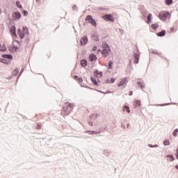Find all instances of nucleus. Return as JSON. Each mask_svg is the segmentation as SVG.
<instances>
[{
    "instance_id": "nucleus-20",
    "label": "nucleus",
    "mask_w": 178,
    "mask_h": 178,
    "mask_svg": "<svg viewBox=\"0 0 178 178\" xmlns=\"http://www.w3.org/2000/svg\"><path fill=\"white\" fill-rule=\"evenodd\" d=\"M81 65L83 67H86V66H87V60H82L81 61Z\"/></svg>"
},
{
    "instance_id": "nucleus-8",
    "label": "nucleus",
    "mask_w": 178,
    "mask_h": 178,
    "mask_svg": "<svg viewBox=\"0 0 178 178\" xmlns=\"http://www.w3.org/2000/svg\"><path fill=\"white\" fill-rule=\"evenodd\" d=\"M101 52L103 56H106L107 55H109V52H111V49L110 48L103 49Z\"/></svg>"
},
{
    "instance_id": "nucleus-3",
    "label": "nucleus",
    "mask_w": 178,
    "mask_h": 178,
    "mask_svg": "<svg viewBox=\"0 0 178 178\" xmlns=\"http://www.w3.org/2000/svg\"><path fill=\"white\" fill-rule=\"evenodd\" d=\"M159 17L161 20H163V22H165L166 19H169L170 17V14L166 11H163L160 13Z\"/></svg>"
},
{
    "instance_id": "nucleus-13",
    "label": "nucleus",
    "mask_w": 178,
    "mask_h": 178,
    "mask_svg": "<svg viewBox=\"0 0 178 178\" xmlns=\"http://www.w3.org/2000/svg\"><path fill=\"white\" fill-rule=\"evenodd\" d=\"M166 34V31H161V32L156 33V35H158V37H165Z\"/></svg>"
},
{
    "instance_id": "nucleus-16",
    "label": "nucleus",
    "mask_w": 178,
    "mask_h": 178,
    "mask_svg": "<svg viewBox=\"0 0 178 178\" xmlns=\"http://www.w3.org/2000/svg\"><path fill=\"white\" fill-rule=\"evenodd\" d=\"M167 161H169V162H172V161H175V157L172 155H168L167 156Z\"/></svg>"
},
{
    "instance_id": "nucleus-35",
    "label": "nucleus",
    "mask_w": 178,
    "mask_h": 178,
    "mask_svg": "<svg viewBox=\"0 0 178 178\" xmlns=\"http://www.w3.org/2000/svg\"><path fill=\"white\" fill-rule=\"evenodd\" d=\"M129 95H133V91H129Z\"/></svg>"
},
{
    "instance_id": "nucleus-29",
    "label": "nucleus",
    "mask_w": 178,
    "mask_h": 178,
    "mask_svg": "<svg viewBox=\"0 0 178 178\" xmlns=\"http://www.w3.org/2000/svg\"><path fill=\"white\" fill-rule=\"evenodd\" d=\"M177 133H178V129H177L173 132L174 137H176V136H177Z\"/></svg>"
},
{
    "instance_id": "nucleus-26",
    "label": "nucleus",
    "mask_w": 178,
    "mask_h": 178,
    "mask_svg": "<svg viewBox=\"0 0 178 178\" xmlns=\"http://www.w3.org/2000/svg\"><path fill=\"white\" fill-rule=\"evenodd\" d=\"M163 144H164V145H170V140H164Z\"/></svg>"
},
{
    "instance_id": "nucleus-22",
    "label": "nucleus",
    "mask_w": 178,
    "mask_h": 178,
    "mask_svg": "<svg viewBox=\"0 0 178 178\" xmlns=\"http://www.w3.org/2000/svg\"><path fill=\"white\" fill-rule=\"evenodd\" d=\"M102 48L103 49H108V48H109V46L108 45V44H106V42H104L102 43Z\"/></svg>"
},
{
    "instance_id": "nucleus-12",
    "label": "nucleus",
    "mask_w": 178,
    "mask_h": 178,
    "mask_svg": "<svg viewBox=\"0 0 178 178\" xmlns=\"http://www.w3.org/2000/svg\"><path fill=\"white\" fill-rule=\"evenodd\" d=\"M13 17H14V20L20 19L21 17V15L20 13H15V14L13 15Z\"/></svg>"
},
{
    "instance_id": "nucleus-4",
    "label": "nucleus",
    "mask_w": 178,
    "mask_h": 178,
    "mask_svg": "<svg viewBox=\"0 0 178 178\" xmlns=\"http://www.w3.org/2000/svg\"><path fill=\"white\" fill-rule=\"evenodd\" d=\"M86 22H89L92 26H94V27H97V22H95V19L92 18V16L91 15H88L86 17Z\"/></svg>"
},
{
    "instance_id": "nucleus-19",
    "label": "nucleus",
    "mask_w": 178,
    "mask_h": 178,
    "mask_svg": "<svg viewBox=\"0 0 178 178\" xmlns=\"http://www.w3.org/2000/svg\"><path fill=\"white\" fill-rule=\"evenodd\" d=\"M95 76H96V77H102V73L101 72L96 71L95 72Z\"/></svg>"
},
{
    "instance_id": "nucleus-21",
    "label": "nucleus",
    "mask_w": 178,
    "mask_h": 178,
    "mask_svg": "<svg viewBox=\"0 0 178 178\" xmlns=\"http://www.w3.org/2000/svg\"><path fill=\"white\" fill-rule=\"evenodd\" d=\"M138 85L139 87H140V88H142V90L145 88V85L143 82H138Z\"/></svg>"
},
{
    "instance_id": "nucleus-34",
    "label": "nucleus",
    "mask_w": 178,
    "mask_h": 178,
    "mask_svg": "<svg viewBox=\"0 0 178 178\" xmlns=\"http://www.w3.org/2000/svg\"><path fill=\"white\" fill-rule=\"evenodd\" d=\"M153 54H155L156 55H159V53H158V51H153Z\"/></svg>"
},
{
    "instance_id": "nucleus-37",
    "label": "nucleus",
    "mask_w": 178,
    "mask_h": 178,
    "mask_svg": "<svg viewBox=\"0 0 178 178\" xmlns=\"http://www.w3.org/2000/svg\"><path fill=\"white\" fill-rule=\"evenodd\" d=\"M149 146L152 147V145H149Z\"/></svg>"
},
{
    "instance_id": "nucleus-15",
    "label": "nucleus",
    "mask_w": 178,
    "mask_h": 178,
    "mask_svg": "<svg viewBox=\"0 0 178 178\" xmlns=\"http://www.w3.org/2000/svg\"><path fill=\"white\" fill-rule=\"evenodd\" d=\"M134 106L135 108H137L138 106H141V101L140 100H136L135 102H134Z\"/></svg>"
},
{
    "instance_id": "nucleus-17",
    "label": "nucleus",
    "mask_w": 178,
    "mask_h": 178,
    "mask_svg": "<svg viewBox=\"0 0 178 178\" xmlns=\"http://www.w3.org/2000/svg\"><path fill=\"white\" fill-rule=\"evenodd\" d=\"M123 111L127 112V113H130V107H129L127 106H124L123 108Z\"/></svg>"
},
{
    "instance_id": "nucleus-9",
    "label": "nucleus",
    "mask_w": 178,
    "mask_h": 178,
    "mask_svg": "<svg viewBox=\"0 0 178 178\" xmlns=\"http://www.w3.org/2000/svg\"><path fill=\"white\" fill-rule=\"evenodd\" d=\"M9 51L11 52H15V51L17 50V47L15 45V42H13L12 45L8 47Z\"/></svg>"
},
{
    "instance_id": "nucleus-11",
    "label": "nucleus",
    "mask_w": 178,
    "mask_h": 178,
    "mask_svg": "<svg viewBox=\"0 0 178 178\" xmlns=\"http://www.w3.org/2000/svg\"><path fill=\"white\" fill-rule=\"evenodd\" d=\"M89 60H90V62L97 60V56H95V54H90L89 56Z\"/></svg>"
},
{
    "instance_id": "nucleus-14",
    "label": "nucleus",
    "mask_w": 178,
    "mask_h": 178,
    "mask_svg": "<svg viewBox=\"0 0 178 178\" xmlns=\"http://www.w3.org/2000/svg\"><path fill=\"white\" fill-rule=\"evenodd\" d=\"M134 58H135V60H134L135 63H138V60H140V54H135Z\"/></svg>"
},
{
    "instance_id": "nucleus-30",
    "label": "nucleus",
    "mask_w": 178,
    "mask_h": 178,
    "mask_svg": "<svg viewBox=\"0 0 178 178\" xmlns=\"http://www.w3.org/2000/svg\"><path fill=\"white\" fill-rule=\"evenodd\" d=\"M91 80H92L93 84H94L95 86H97V81H95V79L91 78Z\"/></svg>"
},
{
    "instance_id": "nucleus-38",
    "label": "nucleus",
    "mask_w": 178,
    "mask_h": 178,
    "mask_svg": "<svg viewBox=\"0 0 178 178\" xmlns=\"http://www.w3.org/2000/svg\"><path fill=\"white\" fill-rule=\"evenodd\" d=\"M37 1H38L39 0H36Z\"/></svg>"
},
{
    "instance_id": "nucleus-18",
    "label": "nucleus",
    "mask_w": 178,
    "mask_h": 178,
    "mask_svg": "<svg viewBox=\"0 0 178 178\" xmlns=\"http://www.w3.org/2000/svg\"><path fill=\"white\" fill-rule=\"evenodd\" d=\"M74 78L75 79V80H76V81H78V83H79V84L83 83V79L79 78V76H74Z\"/></svg>"
},
{
    "instance_id": "nucleus-36",
    "label": "nucleus",
    "mask_w": 178,
    "mask_h": 178,
    "mask_svg": "<svg viewBox=\"0 0 178 178\" xmlns=\"http://www.w3.org/2000/svg\"><path fill=\"white\" fill-rule=\"evenodd\" d=\"M170 31H175V28H170Z\"/></svg>"
},
{
    "instance_id": "nucleus-33",
    "label": "nucleus",
    "mask_w": 178,
    "mask_h": 178,
    "mask_svg": "<svg viewBox=\"0 0 178 178\" xmlns=\"http://www.w3.org/2000/svg\"><path fill=\"white\" fill-rule=\"evenodd\" d=\"M92 50L93 51H97V47L96 46L93 47Z\"/></svg>"
},
{
    "instance_id": "nucleus-6",
    "label": "nucleus",
    "mask_w": 178,
    "mask_h": 178,
    "mask_svg": "<svg viewBox=\"0 0 178 178\" xmlns=\"http://www.w3.org/2000/svg\"><path fill=\"white\" fill-rule=\"evenodd\" d=\"M10 33L13 40H16L17 38V35L16 34V27L13 26L10 27Z\"/></svg>"
},
{
    "instance_id": "nucleus-23",
    "label": "nucleus",
    "mask_w": 178,
    "mask_h": 178,
    "mask_svg": "<svg viewBox=\"0 0 178 178\" xmlns=\"http://www.w3.org/2000/svg\"><path fill=\"white\" fill-rule=\"evenodd\" d=\"M0 51H6V47L5 44H0Z\"/></svg>"
},
{
    "instance_id": "nucleus-7",
    "label": "nucleus",
    "mask_w": 178,
    "mask_h": 178,
    "mask_svg": "<svg viewBox=\"0 0 178 178\" xmlns=\"http://www.w3.org/2000/svg\"><path fill=\"white\" fill-rule=\"evenodd\" d=\"M80 42H81V45H86V44L88 42V38H87L86 35H84L81 38Z\"/></svg>"
},
{
    "instance_id": "nucleus-32",
    "label": "nucleus",
    "mask_w": 178,
    "mask_h": 178,
    "mask_svg": "<svg viewBox=\"0 0 178 178\" xmlns=\"http://www.w3.org/2000/svg\"><path fill=\"white\" fill-rule=\"evenodd\" d=\"M6 58H7L8 59H12L13 58L12 56H10V55H6Z\"/></svg>"
},
{
    "instance_id": "nucleus-5",
    "label": "nucleus",
    "mask_w": 178,
    "mask_h": 178,
    "mask_svg": "<svg viewBox=\"0 0 178 178\" xmlns=\"http://www.w3.org/2000/svg\"><path fill=\"white\" fill-rule=\"evenodd\" d=\"M103 19L104 20H106V22H111L112 23H113V22H115V19H113V16L110 14H106V15H104Z\"/></svg>"
},
{
    "instance_id": "nucleus-2",
    "label": "nucleus",
    "mask_w": 178,
    "mask_h": 178,
    "mask_svg": "<svg viewBox=\"0 0 178 178\" xmlns=\"http://www.w3.org/2000/svg\"><path fill=\"white\" fill-rule=\"evenodd\" d=\"M73 104H68L66 107H63V111L61 112L63 116H67L72 112V109H73Z\"/></svg>"
},
{
    "instance_id": "nucleus-28",
    "label": "nucleus",
    "mask_w": 178,
    "mask_h": 178,
    "mask_svg": "<svg viewBox=\"0 0 178 178\" xmlns=\"http://www.w3.org/2000/svg\"><path fill=\"white\" fill-rule=\"evenodd\" d=\"M152 17V14H149L147 17V23H149V22H151V17Z\"/></svg>"
},
{
    "instance_id": "nucleus-27",
    "label": "nucleus",
    "mask_w": 178,
    "mask_h": 178,
    "mask_svg": "<svg viewBox=\"0 0 178 178\" xmlns=\"http://www.w3.org/2000/svg\"><path fill=\"white\" fill-rule=\"evenodd\" d=\"M113 65V62H108V69H112V65Z\"/></svg>"
},
{
    "instance_id": "nucleus-31",
    "label": "nucleus",
    "mask_w": 178,
    "mask_h": 178,
    "mask_svg": "<svg viewBox=\"0 0 178 178\" xmlns=\"http://www.w3.org/2000/svg\"><path fill=\"white\" fill-rule=\"evenodd\" d=\"M115 80H116V79L111 78L110 83H115Z\"/></svg>"
},
{
    "instance_id": "nucleus-1",
    "label": "nucleus",
    "mask_w": 178,
    "mask_h": 178,
    "mask_svg": "<svg viewBox=\"0 0 178 178\" xmlns=\"http://www.w3.org/2000/svg\"><path fill=\"white\" fill-rule=\"evenodd\" d=\"M17 34L19 38L23 39L26 35H29V28L24 26L22 29H17Z\"/></svg>"
},
{
    "instance_id": "nucleus-10",
    "label": "nucleus",
    "mask_w": 178,
    "mask_h": 178,
    "mask_svg": "<svg viewBox=\"0 0 178 178\" xmlns=\"http://www.w3.org/2000/svg\"><path fill=\"white\" fill-rule=\"evenodd\" d=\"M126 80H127V78L122 79L118 83V87H122V86L126 84Z\"/></svg>"
},
{
    "instance_id": "nucleus-24",
    "label": "nucleus",
    "mask_w": 178,
    "mask_h": 178,
    "mask_svg": "<svg viewBox=\"0 0 178 178\" xmlns=\"http://www.w3.org/2000/svg\"><path fill=\"white\" fill-rule=\"evenodd\" d=\"M157 27H159L158 24H152V28L153 29V30H156Z\"/></svg>"
},
{
    "instance_id": "nucleus-25",
    "label": "nucleus",
    "mask_w": 178,
    "mask_h": 178,
    "mask_svg": "<svg viewBox=\"0 0 178 178\" xmlns=\"http://www.w3.org/2000/svg\"><path fill=\"white\" fill-rule=\"evenodd\" d=\"M166 5H172L173 3V1L172 0H165Z\"/></svg>"
}]
</instances>
